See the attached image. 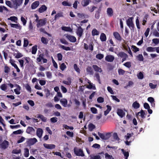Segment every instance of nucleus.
<instances>
[{"label":"nucleus","mask_w":159,"mask_h":159,"mask_svg":"<svg viewBox=\"0 0 159 159\" xmlns=\"http://www.w3.org/2000/svg\"><path fill=\"white\" fill-rule=\"evenodd\" d=\"M114 59V57L111 55H107L105 57V60L108 62H112Z\"/></svg>","instance_id":"ddd939ff"},{"label":"nucleus","mask_w":159,"mask_h":159,"mask_svg":"<svg viewBox=\"0 0 159 159\" xmlns=\"http://www.w3.org/2000/svg\"><path fill=\"white\" fill-rule=\"evenodd\" d=\"M132 107L134 109H137L139 108L140 107V105L137 101H135L133 103Z\"/></svg>","instance_id":"c9c22d12"},{"label":"nucleus","mask_w":159,"mask_h":159,"mask_svg":"<svg viewBox=\"0 0 159 159\" xmlns=\"http://www.w3.org/2000/svg\"><path fill=\"white\" fill-rule=\"evenodd\" d=\"M89 129L90 131H92L95 128V125L92 123L90 124L89 125Z\"/></svg>","instance_id":"c03bdc74"},{"label":"nucleus","mask_w":159,"mask_h":159,"mask_svg":"<svg viewBox=\"0 0 159 159\" xmlns=\"http://www.w3.org/2000/svg\"><path fill=\"white\" fill-rule=\"evenodd\" d=\"M11 64L16 70V71L17 72H19L20 71V69L18 67L17 65L15 64L14 62H12L11 60Z\"/></svg>","instance_id":"2f4dec72"},{"label":"nucleus","mask_w":159,"mask_h":159,"mask_svg":"<svg viewBox=\"0 0 159 159\" xmlns=\"http://www.w3.org/2000/svg\"><path fill=\"white\" fill-rule=\"evenodd\" d=\"M66 134L69 137H73L74 136V133L73 132L67 131L66 132Z\"/></svg>","instance_id":"052dcab7"},{"label":"nucleus","mask_w":159,"mask_h":159,"mask_svg":"<svg viewBox=\"0 0 159 159\" xmlns=\"http://www.w3.org/2000/svg\"><path fill=\"white\" fill-rule=\"evenodd\" d=\"M21 151L20 149H19V150H17L16 149L13 150L12 153L13 154H18L19 153H20L21 152Z\"/></svg>","instance_id":"13d9d810"},{"label":"nucleus","mask_w":159,"mask_h":159,"mask_svg":"<svg viewBox=\"0 0 159 159\" xmlns=\"http://www.w3.org/2000/svg\"><path fill=\"white\" fill-rule=\"evenodd\" d=\"M66 67V66L64 63H61L60 66V68L62 71H63Z\"/></svg>","instance_id":"603ef678"},{"label":"nucleus","mask_w":159,"mask_h":159,"mask_svg":"<svg viewBox=\"0 0 159 159\" xmlns=\"http://www.w3.org/2000/svg\"><path fill=\"white\" fill-rule=\"evenodd\" d=\"M124 157H125V159H128L129 156V153L128 152L125 151L123 149L121 150Z\"/></svg>","instance_id":"473e14b6"},{"label":"nucleus","mask_w":159,"mask_h":159,"mask_svg":"<svg viewBox=\"0 0 159 159\" xmlns=\"http://www.w3.org/2000/svg\"><path fill=\"white\" fill-rule=\"evenodd\" d=\"M87 88L89 89H92L94 90H95L96 89L95 86H93L92 84L91 83H89V85L87 86Z\"/></svg>","instance_id":"de8ad7c7"},{"label":"nucleus","mask_w":159,"mask_h":159,"mask_svg":"<svg viewBox=\"0 0 159 159\" xmlns=\"http://www.w3.org/2000/svg\"><path fill=\"white\" fill-rule=\"evenodd\" d=\"M32 53L35 54L36 53L37 50V46L36 45H34L32 47Z\"/></svg>","instance_id":"e433bc0d"},{"label":"nucleus","mask_w":159,"mask_h":159,"mask_svg":"<svg viewBox=\"0 0 159 159\" xmlns=\"http://www.w3.org/2000/svg\"><path fill=\"white\" fill-rule=\"evenodd\" d=\"M113 35L116 40L120 41L121 40L122 38L118 32H114L113 33Z\"/></svg>","instance_id":"1a4fd4ad"},{"label":"nucleus","mask_w":159,"mask_h":159,"mask_svg":"<svg viewBox=\"0 0 159 159\" xmlns=\"http://www.w3.org/2000/svg\"><path fill=\"white\" fill-rule=\"evenodd\" d=\"M105 157L106 159H114L111 155H109L107 153H106L105 154Z\"/></svg>","instance_id":"6e6d98bb"},{"label":"nucleus","mask_w":159,"mask_h":159,"mask_svg":"<svg viewBox=\"0 0 159 159\" xmlns=\"http://www.w3.org/2000/svg\"><path fill=\"white\" fill-rule=\"evenodd\" d=\"M97 101L98 103H102L104 102V98L102 97H99L97 99Z\"/></svg>","instance_id":"69168bd1"},{"label":"nucleus","mask_w":159,"mask_h":159,"mask_svg":"<svg viewBox=\"0 0 159 159\" xmlns=\"http://www.w3.org/2000/svg\"><path fill=\"white\" fill-rule=\"evenodd\" d=\"M63 13L62 12L57 13L56 14L54 17V20H56L57 19L59 18L60 17H63Z\"/></svg>","instance_id":"ea45409f"},{"label":"nucleus","mask_w":159,"mask_h":159,"mask_svg":"<svg viewBox=\"0 0 159 159\" xmlns=\"http://www.w3.org/2000/svg\"><path fill=\"white\" fill-rule=\"evenodd\" d=\"M44 55L43 54H40L39 55V57H37L36 60L38 62H40L43 59Z\"/></svg>","instance_id":"72a5a7b5"},{"label":"nucleus","mask_w":159,"mask_h":159,"mask_svg":"<svg viewBox=\"0 0 159 159\" xmlns=\"http://www.w3.org/2000/svg\"><path fill=\"white\" fill-rule=\"evenodd\" d=\"M37 142V139L35 138L30 139L27 142V143L29 145H32Z\"/></svg>","instance_id":"9b49d317"},{"label":"nucleus","mask_w":159,"mask_h":159,"mask_svg":"<svg viewBox=\"0 0 159 159\" xmlns=\"http://www.w3.org/2000/svg\"><path fill=\"white\" fill-rule=\"evenodd\" d=\"M87 72L90 75H93V71L92 68L91 66H88L86 68Z\"/></svg>","instance_id":"c756f323"},{"label":"nucleus","mask_w":159,"mask_h":159,"mask_svg":"<svg viewBox=\"0 0 159 159\" xmlns=\"http://www.w3.org/2000/svg\"><path fill=\"white\" fill-rule=\"evenodd\" d=\"M92 67L95 71L99 72L100 73L102 71V69L98 67L97 65H93Z\"/></svg>","instance_id":"4be33fe9"},{"label":"nucleus","mask_w":159,"mask_h":159,"mask_svg":"<svg viewBox=\"0 0 159 159\" xmlns=\"http://www.w3.org/2000/svg\"><path fill=\"white\" fill-rule=\"evenodd\" d=\"M47 9V7L45 5H42L38 9V11L42 13L45 11Z\"/></svg>","instance_id":"aec40b11"},{"label":"nucleus","mask_w":159,"mask_h":159,"mask_svg":"<svg viewBox=\"0 0 159 159\" xmlns=\"http://www.w3.org/2000/svg\"><path fill=\"white\" fill-rule=\"evenodd\" d=\"M23 133V131L21 129H19L17 130L14 131L12 134H20Z\"/></svg>","instance_id":"e2e57ef3"},{"label":"nucleus","mask_w":159,"mask_h":159,"mask_svg":"<svg viewBox=\"0 0 159 159\" xmlns=\"http://www.w3.org/2000/svg\"><path fill=\"white\" fill-rule=\"evenodd\" d=\"M57 119L56 117H53L50 119V121L52 123H55L57 122Z\"/></svg>","instance_id":"0e129e2a"},{"label":"nucleus","mask_w":159,"mask_h":159,"mask_svg":"<svg viewBox=\"0 0 159 159\" xmlns=\"http://www.w3.org/2000/svg\"><path fill=\"white\" fill-rule=\"evenodd\" d=\"M11 27L19 30H21L22 28L21 26L18 23V24L11 23Z\"/></svg>","instance_id":"4468645a"},{"label":"nucleus","mask_w":159,"mask_h":159,"mask_svg":"<svg viewBox=\"0 0 159 159\" xmlns=\"http://www.w3.org/2000/svg\"><path fill=\"white\" fill-rule=\"evenodd\" d=\"M29 155V150L27 148H25V149L24 151V156L25 157H27Z\"/></svg>","instance_id":"8fccbe9b"},{"label":"nucleus","mask_w":159,"mask_h":159,"mask_svg":"<svg viewBox=\"0 0 159 159\" xmlns=\"http://www.w3.org/2000/svg\"><path fill=\"white\" fill-rule=\"evenodd\" d=\"M74 68L75 70L78 73H80V70L79 68L78 67L77 65L76 64H75L74 65Z\"/></svg>","instance_id":"79ce46f5"},{"label":"nucleus","mask_w":159,"mask_h":159,"mask_svg":"<svg viewBox=\"0 0 159 159\" xmlns=\"http://www.w3.org/2000/svg\"><path fill=\"white\" fill-rule=\"evenodd\" d=\"M3 52L4 58L5 59H6L8 56V54L9 53V51L7 50L5 51H3Z\"/></svg>","instance_id":"338daca9"},{"label":"nucleus","mask_w":159,"mask_h":159,"mask_svg":"<svg viewBox=\"0 0 159 159\" xmlns=\"http://www.w3.org/2000/svg\"><path fill=\"white\" fill-rule=\"evenodd\" d=\"M155 47H148L146 49V51L148 52H154L155 51Z\"/></svg>","instance_id":"f704fd0d"},{"label":"nucleus","mask_w":159,"mask_h":159,"mask_svg":"<svg viewBox=\"0 0 159 159\" xmlns=\"http://www.w3.org/2000/svg\"><path fill=\"white\" fill-rule=\"evenodd\" d=\"M95 76L96 77V79L99 84H101V81L100 79V76L99 75L98 73H96L95 74Z\"/></svg>","instance_id":"37998d69"},{"label":"nucleus","mask_w":159,"mask_h":159,"mask_svg":"<svg viewBox=\"0 0 159 159\" xmlns=\"http://www.w3.org/2000/svg\"><path fill=\"white\" fill-rule=\"evenodd\" d=\"M59 47L62 48V49L66 51H69L71 50V49L70 47H66L62 45H60Z\"/></svg>","instance_id":"4c0bfd02"},{"label":"nucleus","mask_w":159,"mask_h":159,"mask_svg":"<svg viewBox=\"0 0 159 159\" xmlns=\"http://www.w3.org/2000/svg\"><path fill=\"white\" fill-rule=\"evenodd\" d=\"M136 58L140 61H143L144 60L142 54H139L137 56Z\"/></svg>","instance_id":"58836bf2"},{"label":"nucleus","mask_w":159,"mask_h":159,"mask_svg":"<svg viewBox=\"0 0 159 159\" xmlns=\"http://www.w3.org/2000/svg\"><path fill=\"white\" fill-rule=\"evenodd\" d=\"M29 43V41L28 39L26 38H24L23 47H27Z\"/></svg>","instance_id":"a19ab883"},{"label":"nucleus","mask_w":159,"mask_h":159,"mask_svg":"<svg viewBox=\"0 0 159 159\" xmlns=\"http://www.w3.org/2000/svg\"><path fill=\"white\" fill-rule=\"evenodd\" d=\"M62 5L65 6H68L70 7L71 6V4L70 3H69L66 1H64L62 3Z\"/></svg>","instance_id":"49530a36"},{"label":"nucleus","mask_w":159,"mask_h":159,"mask_svg":"<svg viewBox=\"0 0 159 159\" xmlns=\"http://www.w3.org/2000/svg\"><path fill=\"white\" fill-rule=\"evenodd\" d=\"M107 89L108 91L111 94H114V92H113L112 88L110 86H108L107 87Z\"/></svg>","instance_id":"774afa93"},{"label":"nucleus","mask_w":159,"mask_h":159,"mask_svg":"<svg viewBox=\"0 0 159 159\" xmlns=\"http://www.w3.org/2000/svg\"><path fill=\"white\" fill-rule=\"evenodd\" d=\"M18 18L15 16H11V21L16 23H17Z\"/></svg>","instance_id":"a18cd8bd"},{"label":"nucleus","mask_w":159,"mask_h":159,"mask_svg":"<svg viewBox=\"0 0 159 159\" xmlns=\"http://www.w3.org/2000/svg\"><path fill=\"white\" fill-rule=\"evenodd\" d=\"M98 134L99 137L103 140H107L111 136V134L110 133H107L106 135L103 134L98 132Z\"/></svg>","instance_id":"7ed1b4c3"},{"label":"nucleus","mask_w":159,"mask_h":159,"mask_svg":"<svg viewBox=\"0 0 159 159\" xmlns=\"http://www.w3.org/2000/svg\"><path fill=\"white\" fill-rule=\"evenodd\" d=\"M90 2V0H83L81 2V5L83 7H85L89 4Z\"/></svg>","instance_id":"5701e85b"},{"label":"nucleus","mask_w":159,"mask_h":159,"mask_svg":"<svg viewBox=\"0 0 159 159\" xmlns=\"http://www.w3.org/2000/svg\"><path fill=\"white\" fill-rule=\"evenodd\" d=\"M92 34L93 36L98 35L99 34V32L96 29H94L92 30Z\"/></svg>","instance_id":"c85d7f7f"},{"label":"nucleus","mask_w":159,"mask_h":159,"mask_svg":"<svg viewBox=\"0 0 159 159\" xmlns=\"http://www.w3.org/2000/svg\"><path fill=\"white\" fill-rule=\"evenodd\" d=\"M35 132V130L32 127H28L26 130V132L28 134H31L33 133H34Z\"/></svg>","instance_id":"dca6fc26"},{"label":"nucleus","mask_w":159,"mask_h":159,"mask_svg":"<svg viewBox=\"0 0 159 159\" xmlns=\"http://www.w3.org/2000/svg\"><path fill=\"white\" fill-rule=\"evenodd\" d=\"M118 115L121 118H122L125 116V113L122 109H118L117 112Z\"/></svg>","instance_id":"a211bd4d"},{"label":"nucleus","mask_w":159,"mask_h":159,"mask_svg":"<svg viewBox=\"0 0 159 159\" xmlns=\"http://www.w3.org/2000/svg\"><path fill=\"white\" fill-rule=\"evenodd\" d=\"M107 16L109 17H111L113 16L114 12L111 8L109 7L107 8Z\"/></svg>","instance_id":"9d476101"},{"label":"nucleus","mask_w":159,"mask_h":159,"mask_svg":"<svg viewBox=\"0 0 159 159\" xmlns=\"http://www.w3.org/2000/svg\"><path fill=\"white\" fill-rule=\"evenodd\" d=\"M37 118H40L41 120L44 122H45L47 121V119L43 115L41 114H38L37 115Z\"/></svg>","instance_id":"393cba45"},{"label":"nucleus","mask_w":159,"mask_h":159,"mask_svg":"<svg viewBox=\"0 0 159 159\" xmlns=\"http://www.w3.org/2000/svg\"><path fill=\"white\" fill-rule=\"evenodd\" d=\"M113 136L114 139L118 141H119L120 139L118 137L117 134L116 133H114L113 134Z\"/></svg>","instance_id":"5fc2aeb1"},{"label":"nucleus","mask_w":159,"mask_h":159,"mask_svg":"<svg viewBox=\"0 0 159 159\" xmlns=\"http://www.w3.org/2000/svg\"><path fill=\"white\" fill-rule=\"evenodd\" d=\"M67 38L71 42H75L76 40V38L75 36L71 35H68Z\"/></svg>","instance_id":"412c9836"},{"label":"nucleus","mask_w":159,"mask_h":159,"mask_svg":"<svg viewBox=\"0 0 159 159\" xmlns=\"http://www.w3.org/2000/svg\"><path fill=\"white\" fill-rule=\"evenodd\" d=\"M61 29L63 30L66 31L71 32L72 31V29L70 27L65 26H62L61 27Z\"/></svg>","instance_id":"7c9ffc66"},{"label":"nucleus","mask_w":159,"mask_h":159,"mask_svg":"<svg viewBox=\"0 0 159 159\" xmlns=\"http://www.w3.org/2000/svg\"><path fill=\"white\" fill-rule=\"evenodd\" d=\"M100 39L102 42L106 41L107 38L105 34L103 33H102L100 36Z\"/></svg>","instance_id":"bb28decb"},{"label":"nucleus","mask_w":159,"mask_h":159,"mask_svg":"<svg viewBox=\"0 0 159 159\" xmlns=\"http://www.w3.org/2000/svg\"><path fill=\"white\" fill-rule=\"evenodd\" d=\"M136 24L137 27L138 29H140L139 21L138 19V17L136 20Z\"/></svg>","instance_id":"4d7b16f0"},{"label":"nucleus","mask_w":159,"mask_h":159,"mask_svg":"<svg viewBox=\"0 0 159 159\" xmlns=\"http://www.w3.org/2000/svg\"><path fill=\"white\" fill-rule=\"evenodd\" d=\"M117 55L119 57H120L122 58V62L126 60V58L128 57L127 55L123 52H119Z\"/></svg>","instance_id":"0eeeda50"},{"label":"nucleus","mask_w":159,"mask_h":159,"mask_svg":"<svg viewBox=\"0 0 159 159\" xmlns=\"http://www.w3.org/2000/svg\"><path fill=\"white\" fill-rule=\"evenodd\" d=\"M41 40L42 42L45 44H47L48 43V40L44 37H42Z\"/></svg>","instance_id":"09e8293b"},{"label":"nucleus","mask_w":159,"mask_h":159,"mask_svg":"<svg viewBox=\"0 0 159 159\" xmlns=\"http://www.w3.org/2000/svg\"><path fill=\"white\" fill-rule=\"evenodd\" d=\"M16 86L18 88L15 89L14 91L16 94H19L20 93V87L18 84H16Z\"/></svg>","instance_id":"cd10ccee"},{"label":"nucleus","mask_w":159,"mask_h":159,"mask_svg":"<svg viewBox=\"0 0 159 159\" xmlns=\"http://www.w3.org/2000/svg\"><path fill=\"white\" fill-rule=\"evenodd\" d=\"M131 48L133 49V50L134 52H136L139 51V48L137 47L136 46L134 45H132L131 46Z\"/></svg>","instance_id":"680f3d73"},{"label":"nucleus","mask_w":159,"mask_h":159,"mask_svg":"<svg viewBox=\"0 0 159 159\" xmlns=\"http://www.w3.org/2000/svg\"><path fill=\"white\" fill-rule=\"evenodd\" d=\"M23 1V0H13L12 1L13 7L16 8H17L22 5Z\"/></svg>","instance_id":"20e7f679"},{"label":"nucleus","mask_w":159,"mask_h":159,"mask_svg":"<svg viewBox=\"0 0 159 159\" xmlns=\"http://www.w3.org/2000/svg\"><path fill=\"white\" fill-rule=\"evenodd\" d=\"M76 33L79 37L82 36L83 33V29L81 26L78 27L76 30Z\"/></svg>","instance_id":"6e6552de"},{"label":"nucleus","mask_w":159,"mask_h":159,"mask_svg":"<svg viewBox=\"0 0 159 159\" xmlns=\"http://www.w3.org/2000/svg\"><path fill=\"white\" fill-rule=\"evenodd\" d=\"M47 23V19L44 18L43 19H40L39 21V22L36 25L37 27H40L44 25Z\"/></svg>","instance_id":"39448f33"},{"label":"nucleus","mask_w":159,"mask_h":159,"mask_svg":"<svg viewBox=\"0 0 159 159\" xmlns=\"http://www.w3.org/2000/svg\"><path fill=\"white\" fill-rule=\"evenodd\" d=\"M133 17H130L126 20V24L131 30L134 31L135 27L133 21Z\"/></svg>","instance_id":"f257e3e1"},{"label":"nucleus","mask_w":159,"mask_h":159,"mask_svg":"<svg viewBox=\"0 0 159 159\" xmlns=\"http://www.w3.org/2000/svg\"><path fill=\"white\" fill-rule=\"evenodd\" d=\"M61 105L64 107H66L67 105L68 101L66 98H62L60 100Z\"/></svg>","instance_id":"2eb2a0df"},{"label":"nucleus","mask_w":159,"mask_h":159,"mask_svg":"<svg viewBox=\"0 0 159 159\" xmlns=\"http://www.w3.org/2000/svg\"><path fill=\"white\" fill-rule=\"evenodd\" d=\"M100 10L97 11L95 12V17L96 19H98L100 17Z\"/></svg>","instance_id":"bf43d9fd"},{"label":"nucleus","mask_w":159,"mask_h":159,"mask_svg":"<svg viewBox=\"0 0 159 159\" xmlns=\"http://www.w3.org/2000/svg\"><path fill=\"white\" fill-rule=\"evenodd\" d=\"M43 145L45 148L48 149H54L56 147V146L53 144L44 143Z\"/></svg>","instance_id":"f8f14e48"},{"label":"nucleus","mask_w":159,"mask_h":159,"mask_svg":"<svg viewBox=\"0 0 159 159\" xmlns=\"http://www.w3.org/2000/svg\"><path fill=\"white\" fill-rule=\"evenodd\" d=\"M43 133V129L40 128L37 129L36 131L37 135L39 138L41 137Z\"/></svg>","instance_id":"6ab92c4d"},{"label":"nucleus","mask_w":159,"mask_h":159,"mask_svg":"<svg viewBox=\"0 0 159 159\" xmlns=\"http://www.w3.org/2000/svg\"><path fill=\"white\" fill-rule=\"evenodd\" d=\"M67 81L63 80L62 81V83L64 84L69 85H70L71 83V79L70 77H68L67 78Z\"/></svg>","instance_id":"a878e982"},{"label":"nucleus","mask_w":159,"mask_h":159,"mask_svg":"<svg viewBox=\"0 0 159 159\" xmlns=\"http://www.w3.org/2000/svg\"><path fill=\"white\" fill-rule=\"evenodd\" d=\"M8 142L6 140L2 141V139H0V146L2 149H5L7 148L8 146Z\"/></svg>","instance_id":"423d86ee"},{"label":"nucleus","mask_w":159,"mask_h":159,"mask_svg":"<svg viewBox=\"0 0 159 159\" xmlns=\"http://www.w3.org/2000/svg\"><path fill=\"white\" fill-rule=\"evenodd\" d=\"M103 55L100 53L96 55V58L99 60L102 59V58H103Z\"/></svg>","instance_id":"864d4df0"},{"label":"nucleus","mask_w":159,"mask_h":159,"mask_svg":"<svg viewBox=\"0 0 159 159\" xmlns=\"http://www.w3.org/2000/svg\"><path fill=\"white\" fill-rule=\"evenodd\" d=\"M140 114V116H141L142 118L144 119L145 118V115H146V114L143 110H141L138 113H137V114H136V115L137 116L138 115H139Z\"/></svg>","instance_id":"b1692460"},{"label":"nucleus","mask_w":159,"mask_h":159,"mask_svg":"<svg viewBox=\"0 0 159 159\" xmlns=\"http://www.w3.org/2000/svg\"><path fill=\"white\" fill-rule=\"evenodd\" d=\"M74 152L75 154L77 156L84 157V154L83 150L80 148H78L75 147L74 149Z\"/></svg>","instance_id":"f03ea898"},{"label":"nucleus","mask_w":159,"mask_h":159,"mask_svg":"<svg viewBox=\"0 0 159 159\" xmlns=\"http://www.w3.org/2000/svg\"><path fill=\"white\" fill-rule=\"evenodd\" d=\"M39 5V2L36 1L33 2L31 5V7L32 9H36Z\"/></svg>","instance_id":"f3484780"},{"label":"nucleus","mask_w":159,"mask_h":159,"mask_svg":"<svg viewBox=\"0 0 159 159\" xmlns=\"http://www.w3.org/2000/svg\"><path fill=\"white\" fill-rule=\"evenodd\" d=\"M90 110L91 112L93 114H96L97 113L98 110L95 107H91L90 108Z\"/></svg>","instance_id":"3c124183"}]
</instances>
